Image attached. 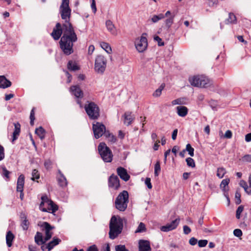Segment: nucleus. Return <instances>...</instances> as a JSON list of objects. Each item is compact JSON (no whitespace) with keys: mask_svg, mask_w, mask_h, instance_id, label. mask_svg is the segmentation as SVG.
I'll list each match as a JSON object with an SVG mask.
<instances>
[{"mask_svg":"<svg viewBox=\"0 0 251 251\" xmlns=\"http://www.w3.org/2000/svg\"><path fill=\"white\" fill-rule=\"evenodd\" d=\"M59 13L62 20L65 21L62 28L59 23L55 26V29L62 30L63 35L60 41V48L66 55H70L73 52V43L77 38L72 24L70 23L71 9L69 7V0H62L59 7Z\"/></svg>","mask_w":251,"mask_h":251,"instance_id":"obj_1","label":"nucleus"},{"mask_svg":"<svg viewBox=\"0 0 251 251\" xmlns=\"http://www.w3.org/2000/svg\"><path fill=\"white\" fill-rule=\"evenodd\" d=\"M109 238L111 239L116 238L120 234L123 228V220L119 217L113 216L109 224Z\"/></svg>","mask_w":251,"mask_h":251,"instance_id":"obj_2","label":"nucleus"},{"mask_svg":"<svg viewBox=\"0 0 251 251\" xmlns=\"http://www.w3.org/2000/svg\"><path fill=\"white\" fill-rule=\"evenodd\" d=\"M84 109L89 118L91 120H97L100 116V108L94 102L87 101L85 104Z\"/></svg>","mask_w":251,"mask_h":251,"instance_id":"obj_3","label":"nucleus"},{"mask_svg":"<svg viewBox=\"0 0 251 251\" xmlns=\"http://www.w3.org/2000/svg\"><path fill=\"white\" fill-rule=\"evenodd\" d=\"M128 202V193L126 191L120 193L116 199V208L120 211H124L127 208Z\"/></svg>","mask_w":251,"mask_h":251,"instance_id":"obj_4","label":"nucleus"},{"mask_svg":"<svg viewBox=\"0 0 251 251\" xmlns=\"http://www.w3.org/2000/svg\"><path fill=\"white\" fill-rule=\"evenodd\" d=\"M190 84L195 87H207L209 85V79L203 75H195L189 78Z\"/></svg>","mask_w":251,"mask_h":251,"instance_id":"obj_5","label":"nucleus"},{"mask_svg":"<svg viewBox=\"0 0 251 251\" xmlns=\"http://www.w3.org/2000/svg\"><path fill=\"white\" fill-rule=\"evenodd\" d=\"M101 157L105 162H111L113 154L109 148L104 143H100L98 147Z\"/></svg>","mask_w":251,"mask_h":251,"instance_id":"obj_6","label":"nucleus"},{"mask_svg":"<svg viewBox=\"0 0 251 251\" xmlns=\"http://www.w3.org/2000/svg\"><path fill=\"white\" fill-rule=\"evenodd\" d=\"M106 66L105 58L101 55H98L95 59L94 68L95 71L98 74H102L105 70Z\"/></svg>","mask_w":251,"mask_h":251,"instance_id":"obj_7","label":"nucleus"},{"mask_svg":"<svg viewBox=\"0 0 251 251\" xmlns=\"http://www.w3.org/2000/svg\"><path fill=\"white\" fill-rule=\"evenodd\" d=\"M147 34L144 33L140 38L136 39L135 46L136 49L139 52L144 51L148 47V41L146 38Z\"/></svg>","mask_w":251,"mask_h":251,"instance_id":"obj_8","label":"nucleus"},{"mask_svg":"<svg viewBox=\"0 0 251 251\" xmlns=\"http://www.w3.org/2000/svg\"><path fill=\"white\" fill-rule=\"evenodd\" d=\"M92 128L94 136L96 139H99L103 134L105 135V133L107 132L105 126L99 122H96V124H93Z\"/></svg>","mask_w":251,"mask_h":251,"instance_id":"obj_9","label":"nucleus"},{"mask_svg":"<svg viewBox=\"0 0 251 251\" xmlns=\"http://www.w3.org/2000/svg\"><path fill=\"white\" fill-rule=\"evenodd\" d=\"M42 204H47L48 206V210H51V213H54L58 210V206L53 201L49 199L47 196H43L41 197Z\"/></svg>","mask_w":251,"mask_h":251,"instance_id":"obj_10","label":"nucleus"},{"mask_svg":"<svg viewBox=\"0 0 251 251\" xmlns=\"http://www.w3.org/2000/svg\"><path fill=\"white\" fill-rule=\"evenodd\" d=\"M180 222L179 218H176L173 220L171 223L167 224L165 226H162L160 227V230L163 232H168L174 230L176 228Z\"/></svg>","mask_w":251,"mask_h":251,"instance_id":"obj_11","label":"nucleus"},{"mask_svg":"<svg viewBox=\"0 0 251 251\" xmlns=\"http://www.w3.org/2000/svg\"><path fill=\"white\" fill-rule=\"evenodd\" d=\"M41 227L45 231L46 236L45 237V241H47L51 238L52 235V232L51 230L54 228V227L52 226L49 223L46 222H43L41 225Z\"/></svg>","mask_w":251,"mask_h":251,"instance_id":"obj_12","label":"nucleus"},{"mask_svg":"<svg viewBox=\"0 0 251 251\" xmlns=\"http://www.w3.org/2000/svg\"><path fill=\"white\" fill-rule=\"evenodd\" d=\"M108 186L115 190L118 189L120 186V180L118 177L114 175H112L108 179Z\"/></svg>","mask_w":251,"mask_h":251,"instance_id":"obj_13","label":"nucleus"},{"mask_svg":"<svg viewBox=\"0 0 251 251\" xmlns=\"http://www.w3.org/2000/svg\"><path fill=\"white\" fill-rule=\"evenodd\" d=\"M117 173L120 177L125 181H128L130 178V176L127 174L126 170L123 167H118Z\"/></svg>","mask_w":251,"mask_h":251,"instance_id":"obj_14","label":"nucleus"},{"mask_svg":"<svg viewBox=\"0 0 251 251\" xmlns=\"http://www.w3.org/2000/svg\"><path fill=\"white\" fill-rule=\"evenodd\" d=\"M139 251H151L150 242L147 240H140Z\"/></svg>","mask_w":251,"mask_h":251,"instance_id":"obj_15","label":"nucleus"},{"mask_svg":"<svg viewBox=\"0 0 251 251\" xmlns=\"http://www.w3.org/2000/svg\"><path fill=\"white\" fill-rule=\"evenodd\" d=\"M70 91L76 98H82L83 96V93L78 86L75 85L70 87Z\"/></svg>","mask_w":251,"mask_h":251,"instance_id":"obj_16","label":"nucleus"},{"mask_svg":"<svg viewBox=\"0 0 251 251\" xmlns=\"http://www.w3.org/2000/svg\"><path fill=\"white\" fill-rule=\"evenodd\" d=\"M123 117H124V123L127 126H129L134 119V117L131 115V112H126Z\"/></svg>","mask_w":251,"mask_h":251,"instance_id":"obj_17","label":"nucleus"},{"mask_svg":"<svg viewBox=\"0 0 251 251\" xmlns=\"http://www.w3.org/2000/svg\"><path fill=\"white\" fill-rule=\"evenodd\" d=\"M11 82L6 79L4 75H0V88L5 89L9 87Z\"/></svg>","mask_w":251,"mask_h":251,"instance_id":"obj_18","label":"nucleus"},{"mask_svg":"<svg viewBox=\"0 0 251 251\" xmlns=\"http://www.w3.org/2000/svg\"><path fill=\"white\" fill-rule=\"evenodd\" d=\"M25 184V176L23 175H21L17 180V191H23L24 186Z\"/></svg>","mask_w":251,"mask_h":251,"instance_id":"obj_19","label":"nucleus"},{"mask_svg":"<svg viewBox=\"0 0 251 251\" xmlns=\"http://www.w3.org/2000/svg\"><path fill=\"white\" fill-rule=\"evenodd\" d=\"M177 113L181 117H184L188 114V108L184 106H178L176 107Z\"/></svg>","mask_w":251,"mask_h":251,"instance_id":"obj_20","label":"nucleus"},{"mask_svg":"<svg viewBox=\"0 0 251 251\" xmlns=\"http://www.w3.org/2000/svg\"><path fill=\"white\" fill-rule=\"evenodd\" d=\"M106 26L107 30L109 32H110V33L112 35H117V31H116V28H115L114 24L112 22V21H111L110 20H107L106 22Z\"/></svg>","mask_w":251,"mask_h":251,"instance_id":"obj_21","label":"nucleus"},{"mask_svg":"<svg viewBox=\"0 0 251 251\" xmlns=\"http://www.w3.org/2000/svg\"><path fill=\"white\" fill-rule=\"evenodd\" d=\"M60 176L58 177L57 180L59 185L61 187H65L67 185V179L63 174L59 171Z\"/></svg>","mask_w":251,"mask_h":251,"instance_id":"obj_22","label":"nucleus"},{"mask_svg":"<svg viewBox=\"0 0 251 251\" xmlns=\"http://www.w3.org/2000/svg\"><path fill=\"white\" fill-rule=\"evenodd\" d=\"M14 131L13 133V141L18 138L20 132V124L19 123H14Z\"/></svg>","mask_w":251,"mask_h":251,"instance_id":"obj_23","label":"nucleus"},{"mask_svg":"<svg viewBox=\"0 0 251 251\" xmlns=\"http://www.w3.org/2000/svg\"><path fill=\"white\" fill-rule=\"evenodd\" d=\"M14 236L11 231H8L6 235V244L8 247H11Z\"/></svg>","mask_w":251,"mask_h":251,"instance_id":"obj_24","label":"nucleus"},{"mask_svg":"<svg viewBox=\"0 0 251 251\" xmlns=\"http://www.w3.org/2000/svg\"><path fill=\"white\" fill-rule=\"evenodd\" d=\"M35 242L38 245L44 244L46 241H45V239H43L42 234L40 232H37L34 237Z\"/></svg>","mask_w":251,"mask_h":251,"instance_id":"obj_25","label":"nucleus"},{"mask_svg":"<svg viewBox=\"0 0 251 251\" xmlns=\"http://www.w3.org/2000/svg\"><path fill=\"white\" fill-rule=\"evenodd\" d=\"M229 182L230 179L227 178L223 179L220 184V188L225 193L227 192L228 190V189L226 188V187L228 186Z\"/></svg>","mask_w":251,"mask_h":251,"instance_id":"obj_26","label":"nucleus"},{"mask_svg":"<svg viewBox=\"0 0 251 251\" xmlns=\"http://www.w3.org/2000/svg\"><path fill=\"white\" fill-rule=\"evenodd\" d=\"M225 23L226 24H236V17L233 13H229L228 14V18L226 20Z\"/></svg>","mask_w":251,"mask_h":251,"instance_id":"obj_27","label":"nucleus"},{"mask_svg":"<svg viewBox=\"0 0 251 251\" xmlns=\"http://www.w3.org/2000/svg\"><path fill=\"white\" fill-rule=\"evenodd\" d=\"M63 32L62 30L55 29V28H54L51 35L55 40H57L60 38Z\"/></svg>","mask_w":251,"mask_h":251,"instance_id":"obj_28","label":"nucleus"},{"mask_svg":"<svg viewBox=\"0 0 251 251\" xmlns=\"http://www.w3.org/2000/svg\"><path fill=\"white\" fill-rule=\"evenodd\" d=\"M21 217L22 219H24L21 223V226L24 230H26L28 228L29 222L26 220L25 214H23L21 215Z\"/></svg>","mask_w":251,"mask_h":251,"instance_id":"obj_29","label":"nucleus"},{"mask_svg":"<svg viewBox=\"0 0 251 251\" xmlns=\"http://www.w3.org/2000/svg\"><path fill=\"white\" fill-rule=\"evenodd\" d=\"M35 133L40 137L41 140L45 138V130L42 126H40L39 127L36 129Z\"/></svg>","mask_w":251,"mask_h":251,"instance_id":"obj_30","label":"nucleus"},{"mask_svg":"<svg viewBox=\"0 0 251 251\" xmlns=\"http://www.w3.org/2000/svg\"><path fill=\"white\" fill-rule=\"evenodd\" d=\"M100 46L107 53L112 52L111 48L108 43L102 42L100 43Z\"/></svg>","mask_w":251,"mask_h":251,"instance_id":"obj_31","label":"nucleus"},{"mask_svg":"<svg viewBox=\"0 0 251 251\" xmlns=\"http://www.w3.org/2000/svg\"><path fill=\"white\" fill-rule=\"evenodd\" d=\"M105 136L108 141L111 143H114L116 142V137L113 134H111L108 131L105 133Z\"/></svg>","mask_w":251,"mask_h":251,"instance_id":"obj_32","label":"nucleus"},{"mask_svg":"<svg viewBox=\"0 0 251 251\" xmlns=\"http://www.w3.org/2000/svg\"><path fill=\"white\" fill-rule=\"evenodd\" d=\"M68 68L71 71H76L79 70V68L76 63L73 61H69L68 63Z\"/></svg>","mask_w":251,"mask_h":251,"instance_id":"obj_33","label":"nucleus"},{"mask_svg":"<svg viewBox=\"0 0 251 251\" xmlns=\"http://www.w3.org/2000/svg\"><path fill=\"white\" fill-rule=\"evenodd\" d=\"M1 168L2 169V172L1 173V175L3 176V177H5L6 180H9V175L10 172L8 171L6 167L3 165L1 166Z\"/></svg>","mask_w":251,"mask_h":251,"instance_id":"obj_34","label":"nucleus"},{"mask_svg":"<svg viewBox=\"0 0 251 251\" xmlns=\"http://www.w3.org/2000/svg\"><path fill=\"white\" fill-rule=\"evenodd\" d=\"M226 173V169L224 167H219L217 169V176L219 178H222Z\"/></svg>","mask_w":251,"mask_h":251,"instance_id":"obj_35","label":"nucleus"},{"mask_svg":"<svg viewBox=\"0 0 251 251\" xmlns=\"http://www.w3.org/2000/svg\"><path fill=\"white\" fill-rule=\"evenodd\" d=\"M165 18L164 15L163 14H159V15H154L152 16L151 19V21L152 23H157L158 21L162 20Z\"/></svg>","mask_w":251,"mask_h":251,"instance_id":"obj_36","label":"nucleus"},{"mask_svg":"<svg viewBox=\"0 0 251 251\" xmlns=\"http://www.w3.org/2000/svg\"><path fill=\"white\" fill-rule=\"evenodd\" d=\"M165 87V85L164 84H162L156 90V91L153 94V96L155 97H158L160 96L161 94L162 91L164 89Z\"/></svg>","mask_w":251,"mask_h":251,"instance_id":"obj_37","label":"nucleus"},{"mask_svg":"<svg viewBox=\"0 0 251 251\" xmlns=\"http://www.w3.org/2000/svg\"><path fill=\"white\" fill-rule=\"evenodd\" d=\"M146 230L145 225L143 223H140L135 230V233L143 232Z\"/></svg>","mask_w":251,"mask_h":251,"instance_id":"obj_38","label":"nucleus"},{"mask_svg":"<svg viewBox=\"0 0 251 251\" xmlns=\"http://www.w3.org/2000/svg\"><path fill=\"white\" fill-rule=\"evenodd\" d=\"M161 171L160 162L158 161L154 165V175L157 176Z\"/></svg>","mask_w":251,"mask_h":251,"instance_id":"obj_39","label":"nucleus"},{"mask_svg":"<svg viewBox=\"0 0 251 251\" xmlns=\"http://www.w3.org/2000/svg\"><path fill=\"white\" fill-rule=\"evenodd\" d=\"M61 242V240L58 238H53V240L50 241V243H48L49 246L51 247V249H53V248L59 244V243Z\"/></svg>","mask_w":251,"mask_h":251,"instance_id":"obj_40","label":"nucleus"},{"mask_svg":"<svg viewBox=\"0 0 251 251\" xmlns=\"http://www.w3.org/2000/svg\"><path fill=\"white\" fill-rule=\"evenodd\" d=\"M184 100H185V99L183 98H178V99H176L175 100H173L172 101V104L173 105L183 104L184 103Z\"/></svg>","mask_w":251,"mask_h":251,"instance_id":"obj_41","label":"nucleus"},{"mask_svg":"<svg viewBox=\"0 0 251 251\" xmlns=\"http://www.w3.org/2000/svg\"><path fill=\"white\" fill-rule=\"evenodd\" d=\"M186 151H187L188 152V154L191 156H193L194 154V149L191 147V145L190 144H188L186 145V149L185 150Z\"/></svg>","mask_w":251,"mask_h":251,"instance_id":"obj_42","label":"nucleus"},{"mask_svg":"<svg viewBox=\"0 0 251 251\" xmlns=\"http://www.w3.org/2000/svg\"><path fill=\"white\" fill-rule=\"evenodd\" d=\"M187 165L189 167L194 168L195 167V163L194 159L191 157H188L186 159Z\"/></svg>","mask_w":251,"mask_h":251,"instance_id":"obj_43","label":"nucleus"},{"mask_svg":"<svg viewBox=\"0 0 251 251\" xmlns=\"http://www.w3.org/2000/svg\"><path fill=\"white\" fill-rule=\"evenodd\" d=\"M244 210V206L242 205H240L236 210V217L237 219H239L240 218V215L241 213Z\"/></svg>","mask_w":251,"mask_h":251,"instance_id":"obj_44","label":"nucleus"},{"mask_svg":"<svg viewBox=\"0 0 251 251\" xmlns=\"http://www.w3.org/2000/svg\"><path fill=\"white\" fill-rule=\"evenodd\" d=\"M32 180H35V179H38L40 177V174L38 172V171L36 170V169H34L33 171H32Z\"/></svg>","mask_w":251,"mask_h":251,"instance_id":"obj_45","label":"nucleus"},{"mask_svg":"<svg viewBox=\"0 0 251 251\" xmlns=\"http://www.w3.org/2000/svg\"><path fill=\"white\" fill-rule=\"evenodd\" d=\"M115 251H129L125 245H119L115 246Z\"/></svg>","mask_w":251,"mask_h":251,"instance_id":"obj_46","label":"nucleus"},{"mask_svg":"<svg viewBox=\"0 0 251 251\" xmlns=\"http://www.w3.org/2000/svg\"><path fill=\"white\" fill-rule=\"evenodd\" d=\"M174 22V17H171L166 20L165 24L168 28H169Z\"/></svg>","mask_w":251,"mask_h":251,"instance_id":"obj_47","label":"nucleus"},{"mask_svg":"<svg viewBox=\"0 0 251 251\" xmlns=\"http://www.w3.org/2000/svg\"><path fill=\"white\" fill-rule=\"evenodd\" d=\"M154 40L157 42L158 43V45L159 46H163L164 45V43L162 41L161 38H160L159 36H155L154 37Z\"/></svg>","mask_w":251,"mask_h":251,"instance_id":"obj_48","label":"nucleus"},{"mask_svg":"<svg viewBox=\"0 0 251 251\" xmlns=\"http://www.w3.org/2000/svg\"><path fill=\"white\" fill-rule=\"evenodd\" d=\"M198 245L200 247H204L206 246L208 243V241L206 240H201L198 242Z\"/></svg>","mask_w":251,"mask_h":251,"instance_id":"obj_49","label":"nucleus"},{"mask_svg":"<svg viewBox=\"0 0 251 251\" xmlns=\"http://www.w3.org/2000/svg\"><path fill=\"white\" fill-rule=\"evenodd\" d=\"M233 234L234 236L238 237H240L242 235L243 233L241 229H235L233 231Z\"/></svg>","mask_w":251,"mask_h":251,"instance_id":"obj_50","label":"nucleus"},{"mask_svg":"<svg viewBox=\"0 0 251 251\" xmlns=\"http://www.w3.org/2000/svg\"><path fill=\"white\" fill-rule=\"evenodd\" d=\"M241 186L244 189L245 192L249 194V186L245 181H242L240 183Z\"/></svg>","mask_w":251,"mask_h":251,"instance_id":"obj_51","label":"nucleus"},{"mask_svg":"<svg viewBox=\"0 0 251 251\" xmlns=\"http://www.w3.org/2000/svg\"><path fill=\"white\" fill-rule=\"evenodd\" d=\"M30 125L32 126L34 124V120L35 119L34 108H33L30 112Z\"/></svg>","mask_w":251,"mask_h":251,"instance_id":"obj_52","label":"nucleus"},{"mask_svg":"<svg viewBox=\"0 0 251 251\" xmlns=\"http://www.w3.org/2000/svg\"><path fill=\"white\" fill-rule=\"evenodd\" d=\"M4 148L0 145V161L3 160L4 158Z\"/></svg>","mask_w":251,"mask_h":251,"instance_id":"obj_53","label":"nucleus"},{"mask_svg":"<svg viewBox=\"0 0 251 251\" xmlns=\"http://www.w3.org/2000/svg\"><path fill=\"white\" fill-rule=\"evenodd\" d=\"M183 229L184 233L186 235L189 234L191 231V228L186 225L183 226Z\"/></svg>","mask_w":251,"mask_h":251,"instance_id":"obj_54","label":"nucleus"},{"mask_svg":"<svg viewBox=\"0 0 251 251\" xmlns=\"http://www.w3.org/2000/svg\"><path fill=\"white\" fill-rule=\"evenodd\" d=\"M86 251H99V249L96 245H93L89 247Z\"/></svg>","mask_w":251,"mask_h":251,"instance_id":"obj_55","label":"nucleus"},{"mask_svg":"<svg viewBox=\"0 0 251 251\" xmlns=\"http://www.w3.org/2000/svg\"><path fill=\"white\" fill-rule=\"evenodd\" d=\"M151 178L149 177H147L145 179V183L146 185H147V187L149 189H151L152 188V185L151 182Z\"/></svg>","mask_w":251,"mask_h":251,"instance_id":"obj_56","label":"nucleus"},{"mask_svg":"<svg viewBox=\"0 0 251 251\" xmlns=\"http://www.w3.org/2000/svg\"><path fill=\"white\" fill-rule=\"evenodd\" d=\"M41 248L43 251H50L51 250V247L48 244L42 245Z\"/></svg>","mask_w":251,"mask_h":251,"instance_id":"obj_57","label":"nucleus"},{"mask_svg":"<svg viewBox=\"0 0 251 251\" xmlns=\"http://www.w3.org/2000/svg\"><path fill=\"white\" fill-rule=\"evenodd\" d=\"M232 133L230 130H227L225 133L224 137L227 139H230L232 137Z\"/></svg>","mask_w":251,"mask_h":251,"instance_id":"obj_58","label":"nucleus"},{"mask_svg":"<svg viewBox=\"0 0 251 251\" xmlns=\"http://www.w3.org/2000/svg\"><path fill=\"white\" fill-rule=\"evenodd\" d=\"M189 243L191 245L194 246L198 243V240L195 237H192L190 239Z\"/></svg>","mask_w":251,"mask_h":251,"instance_id":"obj_59","label":"nucleus"},{"mask_svg":"<svg viewBox=\"0 0 251 251\" xmlns=\"http://www.w3.org/2000/svg\"><path fill=\"white\" fill-rule=\"evenodd\" d=\"M243 161L246 162H251V155L247 154L243 157Z\"/></svg>","mask_w":251,"mask_h":251,"instance_id":"obj_60","label":"nucleus"},{"mask_svg":"<svg viewBox=\"0 0 251 251\" xmlns=\"http://www.w3.org/2000/svg\"><path fill=\"white\" fill-rule=\"evenodd\" d=\"M208 5L210 6H213L217 4L218 0H207Z\"/></svg>","mask_w":251,"mask_h":251,"instance_id":"obj_61","label":"nucleus"},{"mask_svg":"<svg viewBox=\"0 0 251 251\" xmlns=\"http://www.w3.org/2000/svg\"><path fill=\"white\" fill-rule=\"evenodd\" d=\"M160 141L159 140H156L155 142H154V146H153V150L154 151H157L158 150V148H159V144L160 143Z\"/></svg>","mask_w":251,"mask_h":251,"instance_id":"obj_62","label":"nucleus"},{"mask_svg":"<svg viewBox=\"0 0 251 251\" xmlns=\"http://www.w3.org/2000/svg\"><path fill=\"white\" fill-rule=\"evenodd\" d=\"M177 129H175L173 133H172V138L173 140H175L176 138V136H177Z\"/></svg>","mask_w":251,"mask_h":251,"instance_id":"obj_63","label":"nucleus"},{"mask_svg":"<svg viewBox=\"0 0 251 251\" xmlns=\"http://www.w3.org/2000/svg\"><path fill=\"white\" fill-rule=\"evenodd\" d=\"M245 140L247 142L251 141V133H248L245 136Z\"/></svg>","mask_w":251,"mask_h":251,"instance_id":"obj_64","label":"nucleus"}]
</instances>
